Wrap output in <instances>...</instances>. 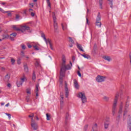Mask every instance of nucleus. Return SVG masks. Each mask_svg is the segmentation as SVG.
<instances>
[{"instance_id": "f257e3e1", "label": "nucleus", "mask_w": 131, "mask_h": 131, "mask_svg": "<svg viewBox=\"0 0 131 131\" xmlns=\"http://www.w3.org/2000/svg\"><path fill=\"white\" fill-rule=\"evenodd\" d=\"M119 97V93L117 92L116 96L115 97V99L114 101V103L113 104L112 107V114L114 116L115 115V111H116V106H117V101H118V97Z\"/></svg>"}, {"instance_id": "f03ea898", "label": "nucleus", "mask_w": 131, "mask_h": 131, "mask_svg": "<svg viewBox=\"0 0 131 131\" xmlns=\"http://www.w3.org/2000/svg\"><path fill=\"white\" fill-rule=\"evenodd\" d=\"M62 66L61 67V68H63L64 70L66 71V70H70L71 69V67L70 66V64L65 65L66 64V57H65V55H62Z\"/></svg>"}, {"instance_id": "7ed1b4c3", "label": "nucleus", "mask_w": 131, "mask_h": 131, "mask_svg": "<svg viewBox=\"0 0 131 131\" xmlns=\"http://www.w3.org/2000/svg\"><path fill=\"white\" fill-rule=\"evenodd\" d=\"M77 97L81 99L82 104H84V103H86L87 102L86 97L85 96V94H84V93H82L81 92L78 93Z\"/></svg>"}, {"instance_id": "20e7f679", "label": "nucleus", "mask_w": 131, "mask_h": 131, "mask_svg": "<svg viewBox=\"0 0 131 131\" xmlns=\"http://www.w3.org/2000/svg\"><path fill=\"white\" fill-rule=\"evenodd\" d=\"M101 19H102V17H101V13L99 12L96 17L95 25L99 28H101V26H102V23H101Z\"/></svg>"}, {"instance_id": "39448f33", "label": "nucleus", "mask_w": 131, "mask_h": 131, "mask_svg": "<svg viewBox=\"0 0 131 131\" xmlns=\"http://www.w3.org/2000/svg\"><path fill=\"white\" fill-rule=\"evenodd\" d=\"M53 18L54 30L55 32H57V30H58V23H57V18L56 17V14H55V12L53 13Z\"/></svg>"}, {"instance_id": "423d86ee", "label": "nucleus", "mask_w": 131, "mask_h": 131, "mask_svg": "<svg viewBox=\"0 0 131 131\" xmlns=\"http://www.w3.org/2000/svg\"><path fill=\"white\" fill-rule=\"evenodd\" d=\"M25 80H27V79H26V77H25V76H23V77L20 78V81H17L16 82V84L18 88H20V86H21V85H22V84H23V82H24V81H25Z\"/></svg>"}, {"instance_id": "0eeeda50", "label": "nucleus", "mask_w": 131, "mask_h": 131, "mask_svg": "<svg viewBox=\"0 0 131 131\" xmlns=\"http://www.w3.org/2000/svg\"><path fill=\"white\" fill-rule=\"evenodd\" d=\"M105 79H106L105 76L98 75L96 77V80L97 82H103V81H105Z\"/></svg>"}, {"instance_id": "6e6552de", "label": "nucleus", "mask_w": 131, "mask_h": 131, "mask_svg": "<svg viewBox=\"0 0 131 131\" xmlns=\"http://www.w3.org/2000/svg\"><path fill=\"white\" fill-rule=\"evenodd\" d=\"M31 126L34 130H36L37 129V124L35 123L33 120V118H31Z\"/></svg>"}, {"instance_id": "1a4fd4ad", "label": "nucleus", "mask_w": 131, "mask_h": 131, "mask_svg": "<svg viewBox=\"0 0 131 131\" xmlns=\"http://www.w3.org/2000/svg\"><path fill=\"white\" fill-rule=\"evenodd\" d=\"M30 28L27 26H22L20 27V31L21 32H25V31H27L30 30Z\"/></svg>"}, {"instance_id": "9d476101", "label": "nucleus", "mask_w": 131, "mask_h": 131, "mask_svg": "<svg viewBox=\"0 0 131 131\" xmlns=\"http://www.w3.org/2000/svg\"><path fill=\"white\" fill-rule=\"evenodd\" d=\"M64 89L66 91V98H68V96H69V91L68 90V86H67V84H66Z\"/></svg>"}, {"instance_id": "9b49d317", "label": "nucleus", "mask_w": 131, "mask_h": 131, "mask_svg": "<svg viewBox=\"0 0 131 131\" xmlns=\"http://www.w3.org/2000/svg\"><path fill=\"white\" fill-rule=\"evenodd\" d=\"M123 108V102H121L119 105V113H120V114L122 113Z\"/></svg>"}, {"instance_id": "f8f14e48", "label": "nucleus", "mask_w": 131, "mask_h": 131, "mask_svg": "<svg viewBox=\"0 0 131 131\" xmlns=\"http://www.w3.org/2000/svg\"><path fill=\"white\" fill-rule=\"evenodd\" d=\"M74 86L77 90H78V89H79V85H78V82L76 79L74 80Z\"/></svg>"}, {"instance_id": "ddd939ff", "label": "nucleus", "mask_w": 131, "mask_h": 131, "mask_svg": "<svg viewBox=\"0 0 131 131\" xmlns=\"http://www.w3.org/2000/svg\"><path fill=\"white\" fill-rule=\"evenodd\" d=\"M65 72H66V71L64 70L63 68H61L60 69V76L61 77H64L65 76Z\"/></svg>"}, {"instance_id": "4468645a", "label": "nucleus", "mask_w": 131, "mask_h": 131, "mask_svg": "<svg viewBox=\"0 0 131 131\" xmlns=\"http://www.w3.org/2000/svg\"><path fill=\"white\" fill-rule=\"evenodd\" d=\"M38 88H39V84H37L35 88L36 97L38 96Z\"/></svg>"}, {"instance_id": "2eb2a0df", "label": "nucleus", "mask_w": 131, "mask_h": 131, "mask_svg": "<svg viewBox=\"0 0 131 131\" xmlns=\"http://www.w3.org/2000/svg\"><path fill=\"white\" fill-rule=\"evenodd\" d=\"M77 48L79 50V51H81V52H84V50L82 49V47L81 46V45L79 44L78 43H77Z\"/></svg>"}, {"instance_id": "dca6fc26", "label": "nucleus", "mask_w": 131, "mask_h": 131, "mask_svg": "<svg viewBox=\"0 0 131 131\" xmlns=\"http://www.w3.org/2000/svg\"><path fill=\"white\" fill-rule=\"evenodd\" d=\"M127 125H131V116L130 115H128V119L127 120Z\"/></svg>"}, {"instance_id": "f3484780", "label": "nucleus", "mask_w": 131, "mask_h": 131, "mask_svg": "<svg viewBox=\"0 0 131 131\" xmlns=\"http://www.w3.org/2000/svg\"><path fill=\"white\" fill-rule=\"evenodd\" d=\"M10 37V36H9L8 34H3L2 35V40H4V39H8Z\"/></svg>"}, {"instance_id": "a211bd4d", "label": "nucleus", "mask_w": 131, "mask_h": 131, "mask_svg": "<svg viewBox=\"0 0 131 131\" xmlns=\"http://www.w3.org/2000/svg\"><path fill=\"white\" fill-rule=\"evenodd\" d=\"M81 56L85 58V59H91V56L88 55V54H81Z\"/></svg>"}, {"instance_id": "6ab92c4d", "label": "nucleus", "mask_w": 131, "mask_h": 131, "mask_svg": "<svg viewBox=\"0 0 131 131\" xmlns=\"http://www.w3.org/2000/svg\"><path fill=\"white\" fill-rule=\"evenodd\" d=\"M128 108H126L124 107V114H123V120H124L126 118H124V116H125V114H126V113L128 112V110H127Z\"/></svg>"}, {"instance_id": "aec40b11", "label": "nucleus", "mask_w": 131, "mask_h": 131, "mask_svg": "<svg viewBox=\"0 0 131 131\" xmlns=\"http://www.w3.org/2000/svg\"><path fill=\"white\" fill-rule=\"evenodd\" d=\"M61 26L62 27L63 30H67V24H61Z\"/></svg>"}, {"instance_id": "412c9836", "label": "nucleus", "mask_w": 131, "mask_h": 131, "mask_svg": "<svg viewBox=\"0 0 131 131\" xmlns=\"http://www.w3.org/2000/svg\"><path fill=\"white\" fill-rule=\"evenodd\" d=\"M32 80H35L36 79V75H35V72L33 71V74L32 76Z\"/></svg>"}, {"instance_id": "4be33fe9", "label": "nucleus", "mask_w": 131, "mask_h": 131, "mask_svg": "<svg viewBox=\"0 0 131 131\" xmlns=\"http://www.w3.org/2000/svg\"><path fill=\"white\" fill-rule=\"evenodd\" d=\"M128 107H129V102H128V100H127L125 102L124 108L128 109Z\"/></svg>"}, {"instance_id": "5701e85b", "label": "nucleus", "mask_w": 131, "mask_h": 131, "mask_svg": "<svg viewBox=\"0 0 131 131\" xmlns=\"http://www.w3.org/2000/svg\"><path fill=\"white\" fill-rule=\"evenodd\" d=\"M12 28H13V29L16 31H21V29L17 27L16 26H13Z\"/></svg>"}, {"instance_id": "b1692460", "label": "nucleus", "mask_w": 131, "mask_h": 131, "mask_svg": "<svg viewBox=\"0 0 131 131\" xmlns=\"http://www.w3.org/2000/svg\"><path fill=\"white\" fill-rule=\"evenodd\" d=\"M24 67V70L25 72L28 73L29 70H28V66H27V64H25Z\"/></svg>"}, {"instance_id": "393cba45", "label": "nucleus", "mask_w": 131, "mask_h": 131, "mask_svg": "<svg viewBox=\"0 0 131 131\" xmlns=\"http://www.w3.org/2000/svg\"><path fill=\"white\" fill-rule=\"evenodd\" d=\"M103 58L104 59V60L108 61V62H110V61H111V58H110V57L109 56H104Z\"/></svg>"}, {"instance_id": "a878e982", "label": "nucleus", "mask_w": 131, "mask_h": 131, "mask_svg": "<svg viewBox=\"0 0 131 131\" xmlns=\"http://www.w3.org/2000/svg\"><path fill=\"white\" fill-rule=\"evenodd\" d=\"M31 89L28 88L26 90V93L28 94V95H31Z\"/></svg>"}, {"instance_id": "bb28decb", "label": "nucleus", "mask_w": 131, "mask_h": 131, "mask_svg": "<svg viewBox=\"0 0 131 131\" xmlns=\"http://www.w3.org/2000/svg\"><path fill=\"white\" fill-rule=\"evenodd\" d=\"M45 41L46 42L47 45H48V43H49V45L52 43V41H51V39H50V38L46 39V41L45 40Z\"/></svg>"}, {"instance_id": "cd10ccee", "label": "nucleus", "mask_w": 131, "mask_h": 131, "mask_svg": "<svg viewBox=\"0 0 131 131\" xmlns=\"http://www.w3.org/2000/svg\"><path fill=\"white\" fill-rule=\"evenodd\" d=\"M99 5L100 7V9H103V0H99Z\"/></svg>"}, {"instance_id": "c85d7f7f", "label": "nucleus", "mask_w": 131, "mask_h": 131, "mask_svg": "<svg viewBox=\"0 0 131 131\" xmlns=\"http://www.w3.org/2000/svg\"><path fill=\"white\" fill-rule=\"evenodd\" d=\"M108 2H110L109 3V5H110V7L111 8H113V0H108Z\"/></svg>"}, {"instance_id": "c756f323", "label": "nucleus", "mask_w": 131, "mask_h": 131, "mask_svg": "<svg viewBox=\"0 0 131 131\" xmlns=\"http://www.w3.org/2000/svg\"><path fill=\"white\" fill-rule=\"evenodd\" d=\"M47 120H51V115L49 114H46Z\"/></svg>"}, {"instance_id": "7c9ffc66", "label": "nucleus", "mask_w": 131, "mask_h": 131, "mask_svg": "<svg viewBox=\"0 0 131 131\" xmlns=\"http://www.w3.org/2000/svg\"><path fill=\"white\" fill-rule=\"evenodd\" d=\"M41 37H42V38H43L44 40L47 41V38H46V35L45 34V33H42L41 34Z\"/></svg>"}, {"instance_id": "2f4dec72", "label": "nucleus", "mask_w": 131, "mask_h": 131, "mask_svg": "<svg viewBox=\"0 0 131 131\" xmlns=\"http://www.w3.org/2000/svg\"><path fill=\"white\" fill-rule=\"evenodd\" d=\"M33 48H34V49L35 50V51L39 50V48H38V47H37V45H33Z\"/></svg>"}, {"instance_id": "473e14b6", "label": "nucleus", "mask_w": 131, "mask_h": 131, "mask_svg": "<svg viewBox=\"0 0 131 131\" xmlns=\"http://www.w3.org/2000/svg\"><path fill=\"white\" fill-rule=\"evenodd\" d=\"M68 38H69V42H71L72 43H74V40L72 39V38H71V37H69Z\"/></svg>"}, {"instance_id": "72a5a7b5", "label": "nucleus", "mask_w": 131, "mask_h": 131, "mask_svg": "<svg viewBox=\"0 0 131 131\" xmlns=\"http://www.w3.org/2000/svg\"><path fill=\"white\" fill-rule=\"evenodd\" d=\"M108 127H109V123L105 122L104 123V128H105V129H107V128H108Z\"/></svg>"}, {"instance_id": "f704fd0d", "label": "nucleus", "mask_w": 131, "mask_h": 131, "mask_svg": "<svg viewBox=\"0 0 131 131\" xmlns=\"http://www.w3.org/2000/svg\"><path fill=\"white\" fill-rule=\"evenodd\" d=\"M69 117V113H67L66 115V122H67V120H68Z\"/></svg>"}, {"instance_id": "c9c22d12", "label": "nucleus", "mask_w": 131, "mask_h": 131, "mask_svg": "<svg viewBox=\"0 0 131 131\" xmlns=\"http://www.w3.org/2000/svg\"><path fill=\"white\" fill-rule=\"evenodd\" d=\"M97 127H98V125L97 124H95L94 125H93L92 128H93V130H95V129H96V128H97Z\"/></svg>"}, {"instance_id": "e433bc0d", "label": "nucleus", "mask_w": 131, "mask_h": 131, "mask_svg": "<svg viewBox=\"0 0 131 131\" xmlns=\"http://www.w3.org/2000/svg\"><path fill=\"white\" fill-rule=\"evenodd\" d=\"M11 62L12 65H15V62H16V60H15V59L14 58H12Z\"/></svg>"}, {"instance_id": "4c0bfd02", "label": "nucleus", "mask_w": 131, "mask_h": 131, "mask_svg": "<svg viewBox=\"0 0 131 131\" xmlns=\"http://www.w3.org/2000/svg\"><path fill=\"white\" fill-rule=\"evenodd\" d=\"M47 1V3L48 5V7H49V8L51 9V8H52V7L51 6V3L50 2V0H46Z\"/></svg>"}, {"instance_id": "58836bf2", "label": "nucleus", "mask_w": 131, "mask_h": 131, "mask_svg": "<svg viewBox=\"0 0 131 131\" xmlns=\"http://www.w3.org/2000/svg\"><path fill=\"white\" fill-rule=\"evenodd\" d=\"M88 127H89V125H85L84 126V128H83V130L84 131H86L88 130Z\"/></svg>"}, {"instance_id": "ea45409f", "label": "nucleus", "mask_w": 131, "mask_h": 131, "mask_svg": "<svg viewBox=\"0 0 131 131\" xmlns=\"http://www.w3.org/2000/svg\"><path fill=\"white\" fill-rule=\"evenodd\" d=\"M127 131H131V125H127Z\"/></svg>"}, {"instance_id": "a19ab883", "label": "nucleus", "mask_w": 131, "mask_h": 131, "mask_svg": "<svg viewBox=\"0 0 131 131\" xmlns=\"http://www.w3.org/2000/svg\"><path fill=\"white\" fill-rule=\"evenodd\" d=\"M63 96V93H60V100H64V97Z\"/></svg>"}, {"instance_id": "79ce46f5", "label": "nucleus", "mask_w": 131, "mask_h": 131, "mask_svg": "<svg viewBox=\"0 0 131 131\" xmlns=\"http://www.w3.org/2000/svg\"><path fill=\"white\" fill-rule=\"evenodd\" d=\"M26 100L27 102H30V97L29 96H27L26 98Z\"/></svg>"}, {"instance_id": "37998d69", "label": "nucleus", "mask_w": 131, "mask_h": 131, "mask_svg": "<svg viewBox=\"0 0 131 131\" xmlns=\"http://www.w3.org/2000/svg\"><path fill=\"white\" fill-rule=\"evenodd\" d=\"M10 35L13 36L14 37H16V36H17V33L14 32L11 34Z\"/></svg>"}, {"instance_id": "c03bdc74", "label": "nucleus", "mask_w": 131, "mask_h": 131, "mask_svg": "<svg viewBox=\"0 0 131 131\" xmlns=\"http://www.w3.org/2000/svg\"><path fill=\"white\" fill-rule=\"evenodd\" d=\"M120 119V115H119L116 117V120H117V121H118L119 122Z\"/></svg>"}, {"instance_id": "a18cd8bd", "label": "nucleus", "mask_w": 131, "mask_h": 131, "mask_svg": "<svg viewBox=\"0 0 131 131\" xmlns=\"http://www.w3.org/2000/svg\"><path fill=\"white\" fill-rule=\"evenodd\" d=\"M17 64H18V65H20V64H21V58H18Z\"/></svg>"}, {"instance_id": "49530a36", "label": "nucleus", "mask_w": 131, "mask_h": 131, "mask_svg": "<svg viewBox=\"0 0 131 131\" xmlns=\"http://www.w3.org/2000/svg\"><path fill=\"white\" fill-rule=\"evenodd\" d=\"M21 48L23 50H25V49H26V47L25 46V45L24 44H22L21 45Z\"/></svg>"}, {"instance_id": "de8ad7c7", "label": "nucleus", "mask_w": 131, "mask_h": 131, "mask_svg": "<svg viewBox=\"0 0 131 131\" xmlns=\"http://www.w3.org/2000/svg\"><path fill=\"white\" fill-rule=\"evenodd\" d=\"M103 99H104V100H105V101H108L109 100V97H107L106 96H104Z\"/></svg>"}, {"instance_id": "09e8293b", "label": "nucleus", "mask_w": 131, "mask_h": 131, "mask_svg": "<svg viewBox=\"0 0 131 131\" xmlns=\"http://www.w3.org/2000/svg\"><path fill=\"white\" fill-rule=\"evenodd\" d=\"M50 45V49L52 50H54V48L53 47V45L52 44V43H51Z\"/></svg>"}, {"instance_id": "8fccbe9b", "label": "nucleus", "mask_w": 131, "mask_h": 131, "mask_svg": "<svg viewBox=\"0 0 131 131\" xmlns=\"http://www.w3.org/2000/svg\"><path fill=\"white\" fill-rule=\"evenodd\" d=\"M77 74L80 77H81V74L79 71H77Z\"/></svg>"}, {"instance_id": "3c124183", "label": "nucleus", "mask_w": 131, "mask_h": 131, "mask_svg": "<svg viewBox=\"0 0 131 131\" xmlns=\"http://www.w3.org/2000/svg\"><path fill=\"white\" fill-rule=\"evenodd\" d=\"M86 24H88V25H90V23L89 22V18H88V17L86 18Z\"/></svg>"}, {"instance_id": "603ef678", "label": "nucleus", "mask_w": 131, "mask_h": 131, "mask_svg": "<svg viewBox=\"0 0 131 131\" xmlns=\"http://www.w3.org/2000/svg\"><path fill=\"white\" fill-rule=\"evenodd\" d=\"M20 18V16L18 14H16V19H17V20H18V19H19Z\"/></svg>"}, {"instance_id": "864d4df0", "label": "nucleus", "mask_w": 131, "mask_h": 131, "mask_svg": "<svg viewBox=\"0 0 131 131\" xmlns=\"http://www.w3.org/2000/svg\"><path fill=\"white\" fill-rule=\"evenodd\" d=\"M63 104H64V100H60V105L63 106Z\"/></svg>"}, {"instance_id": "5fc2aeb1", "label": "nucleus", "mask_w": 131, "mask_h": 131, "mask_svg": "<svg viewBox=\"0 0 131 131\" xmlns=\"http://www.w3.org/2000/svg\"><path fill=\"white\" fill-rule=\"evenodd\" d=\"M5 77L6 78H8V79H10V76L9 75V74H7L6 76Z\"/></svg>"}, {"instance_id": "6e6d98bb", "label": "nucleus", "mask_w": 131, "mask_h": 131, "mask_svg": "<svg viewBox=\"0 0 131 131\" xmlns=\"http://www.w3.org/2000/svg\"><path fill=\"white\" fill-rule=\"evenodd\" d=\"M73 62H74L75 61V57L74 56H73L72 57Z\"/></svg>"}, {"instance_id": "4d7b16f0", "label": "nucleus", "mask_w": 131, "mask_h": 131, "mask_svg": "<svg viewBox=\"0 0 131 131\" xmlns=\"http://www.w3.org/2000/svg\"><path fill=\"white\" fill-rule=\"evenodd\" d=\"M5 13H8V16H11L12 15V13H11V12H9V11H6Z\"/></svg>"}, {"instance_id": "13d9d810", "label": "nucleus", "mask_w": 131, "mask_h": 131, "mask_svg": "<svg viewBox=\"0 0 131 131\" xmlns=\"http://www.w3.org/2000/svg\"><path fill=\"white\" fill-rule=\"evenodd\" d=\"M6 114L7 115V116H8L9 119H11V114L8 113H6Z\"/></svg>"}, {"instance_id": "bf43d9fd", "label": "nucleus", "mask_w": 131, "mask_h": 131, "mask_svg": "<svg viewBox=\"0 0 131 131\" xmlns=\"http://www.w3.org/2000/svg\"><path fill=\"white\" fill-rule=\"evenodd\" d=\"M27 46H28V48H29V49L32 48V46H31L30 44H28Z\"/></svg>"}, {"instance_id": "052dcab7", "label": "nucleus", "mask_w": 131, "mask_h": 131, "mask_svg": "<svg viewBox=\"0 0 131 131\" xmlns=\"http://www.w3.org/2000/svg\"><path fill=\"white\" fill-rule=\"evenodd\" d=\"M34 116V114H32L31 115H29V117H33Z\"/></svg>"}, {"instance_id": "680f3d73", "label": "nucleus", "mask_w": 131, "mask_h": 131, "mask_svg": "<svg viewBox=\"0 0 131 131\" xmlns=\"http://www.w3.org/2000/svg\"><path fill=\"white\" fill-rule=\"evenodd\" d=\"M30 6H31L30 8H33V3L30 4Z\"/></svg>"}, {"instance_id": "e2e57ef3", "label": "nucleus", "mask_w": 131, "mask_h": 131, "mask_svg": "<svg viewBox=\"0 0 131 131\" xmlns=\"http://www.w3.org/2000/svg\"><path fill=\"white\" fill-rule=\"evenodd\" d=\"M31 16H32V17H34V13L31 12Z\"/></svg>"}, {"instance_id": "0e129e2a", "label": "nucleus", "mask_w": 131, "mask_h": 131, "mask_svg": "<svg viewBox=\"0 0 131 131\" xmlns=\"http://www.w3.org/2000/svg\"><path fill=\"white\" fill-rule=\"evenodd\" d=\"M10 39H11V40H14V37H12V36H10Z\"/></svg>"}, {"instance_id": "69168bd1", "label": "nucleus", "mask_w": 131, "mask_h": 131, "mask_svg": "<svg viewBox=\"0 0 131 131\" xmlns=\"http://www.w3.org/2000/svg\"><path fill=\"white\" fill-rule=\"evenodd\" d=\"M59 82L60 84H62V83H63V80H59Z\"/></svg>"}, {"instance_id": "338daca9", "label": "nucleus", "mask_w": 131, "mask_h": 131, "mask_svg": "<svg viewBox=\"0 0 131 131\" xmlns=\"http://www.w3.org/2000/svg\"><path fill=\"white\" fill-rule=\"evenodd\" d=\"M7 86H8V88H11V84H10V83H8V84H7Z\"/></svg>"}, {"instance_id": "774afa93", "label": "nucleus", "mask_w": 131, "mask_h": 131, "mask_svg": "<svg viewBox=\"0 0 131 131\" xmlns=\"http://www.w3.org/2000/svg\"><path fill=\"white\" fill-rule=\"evenodd\" d=\"M21 57H25V54H24V53L21 54Z\"/></svg>"}]
</instances>
